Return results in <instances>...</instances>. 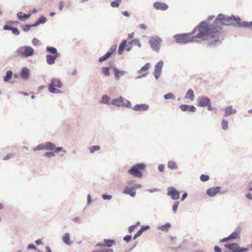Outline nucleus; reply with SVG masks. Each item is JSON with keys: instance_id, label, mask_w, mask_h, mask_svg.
Returning <instances> with one entry per match:
<instances>
[{"instance_id": "obj_1", "label": "nucleus", "mask_w": 252, "mask_h": 252, "mask_svg": "<svg viewBox=\"0 0 252 252\" xmlns=\"http://www.w3.org/2000/svg\"><path fill=\"white\" fill-rule=\"evenodd\" d=\"M244 23H241V19L239 17L235 16H225L220 14L216 18L215 21L212 24H209L205 21V28L207 29V33L208 34L211 44L216 43L219 41L220 31L222 25H238L246 28L252 29V27H248L244 25Z\"/></svg>"}, {"instance_id": "obj_2", "label": "nucleus", "mask_w": 252, "mask_h": 252, "mask_svg": "<svg viewBox=\"0 0 252 252\" xmlns=\"http://www.w3.org/2000/svg\"><path fill=\"white\" fill-rule=\"evenodd\" d=\"M205 24V21L201 22L190 33L175 35L174 38L177 43L184 44L189 42H198L201 40L210 41Z\"/></svg>"}, {"instance_id": "obj_3", "label": "nucleus", "mask_w": 252, "mask_h": 252, "mask_svg": "<svg viewBox=\"0 0 252 252\" xmlns=\"http://www.w3.org/2000/svg\"><path fill=\"white\" fill-rule=\"evenodd\" d=\"M145 167V165L142 163L134 165L128 170V173L134 177L141 178L142 177L141 171L144 170Z\"/></svg>"}, {"instance_id": "obj_4", "label": "nucleus", "mask_w": 252, "mask_h": 252, "mask_svg": "<svg viewBox=\"0 0 252 252\" xmlns=\"http://www.w3.org/2000/svg\"><path fill=\"white\" fill-rule=\"evenodd\" d=\"M33 53V49L30 46L20 47L16 51L17 55L22 57H29L32 56Z\"/></svg>"}, {"instance_id": "obj_5", "label": "nucleus", "mask_w": 252, "mask_h": 252, "mask_svg": "<svg viewBox=\"0 0 252 252\" xmlns=\"http://www.w3.org/2000/svg\"><path fill=\"white\" fill-rule=\"evenodd\" d=\"M197 102L198 106L200 107H207L209 110H213V109L211 106L210 99L205 96L199 97L197 98Z\"/></svg>"}, {"instance_id": "obj_6", "label": "nucleus", "mask_w": 252, "mask_h": 252, "mask_svg": "<svg viewBox=\"0 0 252 252\" xmlns=\"http://www.w3.org/2000/svg\"><path fill=\"white\" fill-rule=\"evenodd\" d=\"M63 84L59 79H53L52 80V83L49 86V91L52 93H59L60 91L59 90L55 88V87L61 88Z\"/></svg>"}, {"instance_id": "obj_7", "label": "nucleus", "mask_w": 252, "mask_h": 252, "mask_svg": "<svg viewBox=\"0 0 252 252\" xmlns=\"http://www.w3.org/2000/svg\"><path fill=\"white\" fill-rule=\"evenodd\" d=\"M161 39L160 38L156 36L153 37L149 41V43L152 49L155 51H158L161 44Z\"/></svg>"}, {"instance_id": "obj_8", "label": "nucleus", "mask_w": 252, "mask_h": 252, "mask_svg": "<svg viewBox=\"0 0 252 252\" xmlns=\"http://www.w3.org/2000/svg\"><path fill=\"white\" fill-rule=\"evenodd\" d=\"M112 103L117 106H126L129 107L130 105V103L126 101V102H124V99L122 97H120L117 99H114L112 100Z\"/></svg>"}, {"instance_id": "obj_9", "label": "nucleus", "mask_w": 252, "mask_h": 252, "mask_svg": "<svg viewBox=\"0 0 252 252\" xmlns=\"http://www.w3.org/2000/svg\"><path fill=\"white\" fill-rule=\"evenodd\" d=\"M116 45H113L110 50L106 54L99 58V62H102L110 57L114 52L116 50Z\"/></svg>"}, {"instance_id": "obj_10", "label": "nucleus", "mask_w": 252, "mask_h": 252, "mask_svg": "<svg viewBox=\"0 0 252 252\" xmlns=\"http://www.w3.org/2000/svg\"><path fill=\"white\" fill-rule=\"evenodd\" d=\"M167 194L174 200L178 199L179 197V193L174 188L170 187L168 189Z\"/></svg>"}, {"instance_id": "obj_11", "label": "nucleus", "mask_w": 252, "mask_h": 252, "mask_svg": "<svg viewBox=\"0 0 252 252\" xmlns=\"http://www.w3.org/2000/svg\"><path fill=\"white\" fill-rule=\"evenodd\" d=\"M163 65V62L160 61L155 66L154 75L157 79L158 78L160 75Z\"/></svg>"}, {"instance_id": "obj_12", "label": "nucleus", "mask_w": 252, "mask_h": 252, "mask_svg": "<svg viewBox=\"0 0 252 252\" xmlns=\"http://www.w3.org/2000/svg\"><path fill=\"white\" fill-rule=\"evenodd\" d=\"M154 7L157 10H165L168 8V5L163 2H160L158 1L155 2L154 3Z\"/></svg>"}, {"instance_id": "obj_13", "label": "nucleus", "mask_w": 252, "mask_h": 252, "mask_svg": "<svg viewBox=\"0 0 252 252\" xmlns=\"http://www.w3.org/2000/svg\"><path fill=\"white\" fill-rule=\"evenodd\" d=\"M135 189V188L134 187L127 186L125 188L123 192L125 194H129L132 197H134L136 194Z\"/></svg>"}, {"instance_id": "obj_14", "label": "nucleus", "mask_w": 252, "mask_h": 252, "mask_svg": "<svg viewBox=\"0 0 252 252\" xmlns=\"http://www.w3.org/2000/svg\"><path fill=\"white\" fill-rule=\"evenodd\" d=\"M180 108L183 111L195 112L196 108L193 105H188L186 104L181 105Z\"/></svg>"}, {"instance_id": "obj_15", "label": "nucleus", "mask_w": 252, "mask_h": 252, "mask_svg": "<svg viewBox=\"0 0 252 252\" xmlns=\"http://www.w3.org/2000/svg\"><path fill=\"white\" fill-rule=\"evenodd\" d=\"M220 189L219 187L211 188L207 189V193L210 196H214L220 191Z\"/></svg>"}, {"instance_id": "obj_16", "label": "nucleus", "mask_w": 252, "mask_h": 252, "mask_svg": "<svg viewBox=\"0 0 252 252\" xmlns=\"http://www.w3.org/2000/svg\"><path fill=\"white\" fill-rule=\"evenodd\" d=\"M149 106L146 104H137L133 107V109L135 111H141L148 110Z\"/></svg>"}, {"instance_id": "obj_17", "label": "nucleus", "mask_w": 252, "mask_h": 252, "mask_svg": "<svg viewBox=\"0 0 252 252\" xmlns=\"http://www.w3.org/2000/svg\"><path fill=\"white\" fill-rule=\"evenodd\" d=\"M104 244L99 243L97 245V246H99L102 247H110L115 244V241L114 240L105 239L104 240Z\"/></svg>"}, {"instance_id": "obj_18", "label": "nucleus", "mask_w": 252, "mask_h": 252, "mask_svg": "<svg viewBox=\"0 0 252 252\" xmlns=\"http://www.w3.org/2000/svg\"><path fill=\"white\" fill-rule=\"evenodd\" d=\"M59 55H48L46 56L47 63L49 64H53L55 63L56 59L59 57Z\"/></svg>"}, {"instance_id": "obj_19", "label": "nucleus", "mask_w": 252, "mask_h": 252, "mask_svg": "<svg viewBox=\"0 0 252 252\" xmlns=\"http://www.w3.org/2000/svg\"><path fill=\"white\" fill-rule=\"evenodd\" d=\"M30 75V71L29 70L26 68L24 67L21 71L20 74L21 77L24 79H27L29 78Z\"/></svg>"}, {"instance_id": "obj_20", "label": "nucleus", "mask_w": 252, "mask_h": 252, "mask_svg": "<svg viewBox=\"0 0 252 252\" xmlns=\"http://www.w3.org/2000/svg\"><path fill=\"white\" fill-rule=\"evenodd\" d=\"M131 44H134L135 45H137L138 47H141V43L140 42L139 39H135L132 40L131 42H129L128 43V45L126 46V50L127 51H129L131 49V47L129 46Z\"/></svg>"}, {"instance_id": "obj_21", "label": "nucleus", "mask_w": 252, "mask_h": 252, "mask_svg": "<svg viewBox=\"0 0 252 252\" xmlns=\"http://www.w3.org/2000/svg\"><path fill=\"white\" fill-rule=\"evenodd\" d=\"M113 70L115 73V78L117 80L120 79V76L124 75L126 72L125 71L119 70L117 68L114 67Z\"/></svg>"}, {"instance_id": "obj_22", "label": "nucleus", "mask_w": 252, "mask_h": 252, "mask_svg": "<svg viewBox=\"0 0 252 252\" xmlns=\"http://www.w3.org/2000/svg\"><path fill=\"white\" fill-rule=\"evenodd\" d=\"M150 64L149 63H147L144 66H143L141 69L139 71V74H142V76H145L147 75L146 71L149 68Z\"/></svg>"}, {"instance_id": "obj_23", "label": "nucleus", "mask_w": 252, "mask_h": 252, "mask_svg": "<svg viewBox=\"0 0 252 252\" xmlns=\"http://www.w3.org/2000/svg\"><path fill=\"white\" fill-rule=\"evenodd\" d=\"M236 112V110L235 109H233L232 106H229L226 108L224 116L230 115L235 114Z\"/></svg>"}, {"instance_id": "obj_24", "label": "nucleus", "mask_w": 252, "mask_h": 252, "mask_svg": "<svg viewBox=\"0 0 252 252\" xmlns=\"http://www.w3.org/2000/svg\"><path fill=\"white\" fill-rule=\"evenodd\" d=\"M126 40H123V41L120 44L119 49L118 52L120 55H122L124 53V49L126 47Z\"/></svg>"}, {"instance_id": "obj_25", "label": "nucleus", "mask_w": 252, "mask_h": 252, "mask_svg": "<svg viewBox=\"0 0 252 252\" xmlns=\"http://www.w3.org/2000/svg\"><path fill=\"white\" fill-rule=\"evenodd\" d=\"M149 228V226H143L141 227L140 229L135 234V235L133 237V239H136L137 237L140 236L143 232L148 229Z\"/></svg>"}, {"instance_id": "obj_26", "label": "nucleus", "mask_w": 252, "mask_h": 252, "mask_svg": "<svg viewBox=\"0 0 252 252\" xmlns=\"http://www.w3.org/2000/svg\"><path fill=\"white\" fill-rule=\"evenodd\" d=\"M194 94L193 91L191 89H189L187 92L186 98L189 99L190 100L192 101L194 99Z\"/></svg>"}, {"instance_id": "obj_27", "label": "nucleus", "mask_w": 252, "mask_h": 252, "mask_svg": "<svg viewBox=\"0 0 252 252\" xmlns=\"http://www.w3.org/2000/svg\"><path fill=\"white\" fill-rule=\"evenodd\" d=\"M31 16L30 14H26L22 12H19L17 14V17L21 21H23L26 19H28Z\"/></svg>"}, {"instance_id": "obj_28", "label": "nucleus", "mask_w": 252, "mask_h": 252, "mask_svg": "<svg viewBox=\"0 0 252 252\" xmlns=\"http://www.w3.org/2000/svg\"><path fill=\"white\" fill-rule=\"evenodd\" d=\"M63 240L67 245H70L72 243L71 241L70 240V235L68 233H65L63 235Z\"/></svg>"}, {"instance_id": "obj_29", "label": "nucleus", "mask_w": 252, "mask_h": 252, "mask_svg": "<svg viewBox=\"0 0 252 252\" xmlns=\"http://www.w3.org/2000/svg\"><path fill=\"white\" fill-rule=\"evenodd\" d=\"M239 233L237 232H234L231 234H230L227 238H224L222 239V242H225L228 240L231 239H235L237 238L238 236Z\"/></svg>"}, {"instance_id": "obj_30", "label": "nucleus", "mask_w": 252, "mask_h": 252, "mask_svg": "<svg viewBox=\"0 0 252 252\" xmlns=\"http://www.w3.org/2000/svg\"><path fill=\"white\" fill-rule=\"evenodd\" d=\"M168 167L171 169H176L178 168L177 163L173 161H169L167 164Z\"/></svg>"}, {"instance_id": "obj_31", "label": "nucleus", "mask_w": 252, "mask_h": 252, "mask_svg": "<svg viewBox=\"0 0 252 252\" xmlns=\"http://www.w3.org/2000/svg\"><path fill=\"white\" fill-rule=\"evenodd\" d=\"M46 51L52 54L53 55H59V54L57 52V49L53 47L48 46L46 48Z\"/></svg>"}, {"instance_id": "obj_32", "label": "nucleus", "mask_w": 252, "mask_h": 252, "mask_svg": "<svg viewBox=\"0 0 252 252\" xmlns=\"http://www.w3.org/2000/svg\"><path fill=\"white\" fill-rule=\"evenodd\" d=\"M44 147L45 150H52L54 149L55 146L51 142H48L44 144Z\"/></svg>"}, {"instance_id": "obj_33", "label": "nucleus", "mask_w": 252, "mask_h": 252, "mask_svg": "<svg viewBox=\"0 0 252 252\" xmlns=\"http://www.w3.org/2000/svg\"><path fill=\"white\" fill-rule=\"evenodd\" d=\"M12 76V72L11 71H7L6 73V75L4 77L3 80L4 81H8L10 80Z\"/></svg>"}, {"instance_id": "obj_34", "label": "nucleus", "mask_w": 252, "mask_h": 252, "mask_svg": "<svg viewBox=\"0 0 252 252\" xmlns=\"http://www.w3.org/2000/svg\"><path fill=\"white\" fill-rule=\"evenodd\" d=\"M170 227V224L169 223H166L164 225L160 226L159 229L163 231H167Z\"/></svg>"}, {"instance_id": "obj_35", "label": "nucleus", "mask_w": 252, "mask_h": 252, "mask_svg": "<svg viewBox=\"0 0 252 252\" xmlns=\"http://www.w3.org/2000/svg\"><path fill=\"white\" fill-rule=\"evenodd\" d=\"M122 2V0H115L111 2V6L112 7H118Z\"/></svg>"}, {"instance_id": "obj_36", "label": "nucleus", "mask_w": 252, "mask_h": 252, "mask_svg": "<svg viewBox=\"0 0 252 252\" xmlns=\"http://www.w3.org/2000/svg\"><path fill=\"white\" fill-rule=\"evenodd\" d=\"M46 21V18L41 16L36 21V24L35 25H32V26H36L37 25H38L39 24H43Z\"/></svg>"}, {"instance_id": "obj_37", "label": "nucleus", "mask_w": 252, "mask_h": 252, "mask_svg": "<svg viewBox=\"0 0 252 252\" xmlns=\"http://www.w3.org/2000/svg\"><path fill=\"white\" fill-rule=\"evenodd\" d=\"M102 72L103 74L106 76H108L110 75L109 68L107 67H102Z\"/></svg>"}, {"instance_id": "obj_38", "label": "nucleus", "mask_w": 252, "mask_h": 252, "mask_svg": "<svg viewBox=\"0 0 252 252\" xmlns=\"http://www.w3.org/2000/svg\"><path fill=\"white\" fill-rule=\"evenodd\" d=\"M109 97L107 95H103L102 97V100L100 102L102 103L107 104L109 103Z\"/></svg>"}, {"instance_id": "obj_39", "label": "nucleus", "mask_w": 252, "mask_h": 252, "mask_svg": "<svg viewBox=\"0 0 252 252\" xmlns=\"http://www.w3.org/2000/svg\"><path fill=\"white\" fill-rule=\"evenodd\" d=\"M164 97L165 99H175V97L172 93H169L166 94H165L164 96Z\"/></svg>"}, {"instance_id": "obj_40", "label": "nucleus", "mask_w": 252, "mask_h": 252, "mask_svg": "<svg viewBox=\"0 0 252 252\" xmlns=\"http://www.w3.org/2000/svg\"><path fill=\"white\" fill-rule=\"evenodd\" d=\"M221 126L224 130H226L228 128V122L223 120L221 123Z\"/></svg>"}, {"instance_id": "obj_41", "label": "nucleus", "mask_w": 252, "mask_h": 252, "mask_svg": "<svg viewBox=\"0 0 252 252\" xmlns=\"http://www.w3.org/2000/svg\"><path fill=\"white\" fill-rule=\"evenodd\" d=\"M100 149L98 146H93L90 148V150L91 153H94L95 151H98Z\"/></svg>"}, {"instance_id": "obj_42", "label": "nucleus", "mask_w": 252, "mask_h": 252, "mask_svg": "<svg viewBox=\"0 0 252 252\" xmlns=\"http://www.w3.org/2000/svg\"><path fill=\"white\" fill-rule=\"evenodd\" d=\"M14 156V154L13 153H9L7 155H6L3 158V159L6 160L8 159H10L11 158H13Z\"/></svg>"}, {"instance_id": "obj_43", "label": "nucleus", "mask_w": 252, "mask_h": 252, "mask_svg": "<svg viewBox=\"0 0 252 252\" xmlns=\"http://www.w3.org/2000/svg\"><path fill=\"white\" fill-rule=\"evenodd\" d=\"M179 204V202H178V201L175 202L174 203V204H173L172 209H173L174 213H176Z\"/></svg>"}, {"instance_id": "obj_44", "label": "nucleus", "mask_w": 252, "mask_h": 252, "mask_svg": "<svg viewBox=\"0 0 252 252\" xmlns=\"http://www.w3.org/2000/svg\"><path fill=\"white\" fill-rule=\"evenodd\" d=\"M140 224V222H138L137 224L131 225L128 228V231L129 233H131L132 231H133L135 229V228L136 227L137 225H139Z\"/></svg>"}, {"instance_id": "obj_45", "label": "nucleus", "mask_w": 252, "mask_h": 252, "mask_svg": "<svg viewBox=\"0 0 252 252\" xmlns=\"http://www.w3.org/2000/svg\"><path fill=\"white\" fill-rule=\"evenodd\" d=\"M209 177L206 175H201L200 176V180L203 182L207 181L209 180Z\"/></svg>"}, {"instance_id": "obj_46", "label": "nucleus", "mask_w": 252, "mask_h": 252, "mask_svg": "<svg viewBox=\"0 0 252 252\" xmlns=\"http://www.w3.org/2000/svg\"><path fill=\"white\" fill-rule=\"evenodd\" d=\"M11 31H12V32L14 34H16V35H19V33H20V32H19V31H18V29H17V28H12V29H11Z\"/></svg>"}, {"instance_id": "obj_47", "label": "nucleus", "mask_w": 252, "mask_h": 252, "mask_svg": "<svg viewBox=\"0 0 252 252\" xmlns=\"http://www.w3.org/2000/svg\"><path fill=\"white\" fill-rule=\"evenodd\" d=\"M102 198L104 200H110L112 198V196L110 195L103 194Z\"/></svg>"}, {"instance_id": "obj_48", "label": "nucleus", "mask_w": 252, "mask_h": 252, "mask_svg": "<svg viewBox=\"0 0 252 252\" xmlns=\"http://www.w3.org/2000/svg\"><path fill=\"white\" fill-rule=\"evenodd\" d=\"M44 156L46 157H53L54 156V153L53 152H46L45 154H44Z\"/></svg>"}, {"instance_id": "obj_49", "label": "nucleus", "mask_w": 252, "mask_h": 252, "mask_svg": "<svg viewBox=\"0 0 252 252\" xmlns=\"http://www.w3.org/2000/svg\"><path fill=\"white\" fill-rule=\"evenodd\" d=\"M42 149H45V147H44V145H42V144H40V145H39L36 148V149H34V150H42Z\"/></svg>"}, {"instance_id": "obj_50", "label": "nucleus", "mask_w": 252, "mask_h": 252, "mask_svg": "<svg viewBox=\"0 0 252 252\" xmlns=\"http://www.w3.org/2000/svg\"><path fill=\"white\" fill-rule=\"evenodd\" d=\"M32 43L33 45L37 46L39 44V41L36 38H34L32 41Z\"/></svg>"}, {"instance_id": "obj_51", "label": "nucleus", "mask_w": 252, "mask_h": 252, "mask_svg": "<svg viewBox=\"0 0 252 252\" xmlns=\"http://www.w3.org/2000/svg\"><path fill=\"white\" fill-rule=\"evenodd\" d=\"M124 239L127 242H128L131 240V236L130 235H126L124 237Z\"/></svg>"}, {"instance_id": "obj_52", "label": "nucleus", "mask_w": 252, "mask_h": 252, "mask_svg": "<svg viewBox=\"0 0 252 252\" xmlns=\"http://www.w3.org/2000/svg\"><path fill=\"white\" fill-rule=\"evenodd\" d=\"M139 27L143 30H146L147 29V26L144 24H141L139 25Z\"/></svg>"}, {"instance_id": "obj_53", "label": "nucleus", "mask_w": 252, "mask_h": 252, "mask_svg": "<svg viewBox=\"0 0 252 252\" xmlns=\"http://www.w3.org/2000/svg\"><path fill=\"white\" fill-rule=\"evenodd\" d=\"M164 165L163 164H160L158 166V169L159 171L161 172H163L164 170Z\"/></svg>"}, {"instance_id": "obj_54", "label": "nucleus", "mask_w": 252, "mask_h": 252, "mask_svg": "<svg viewBox=\"0 0 252 252\" xmlns=\"http://www.w3.org/2000/svg\"><path fill=\"white\" fill-rule=\"evenodd\" d=\"M31 26V25H26L25 27L23 28V30L25 32H27L30 30Z\"/></svg>"}, {"instance_id": "obj_55", "label": "nucleus", "mask_w": 252, "mask_h": 252, "mask_svg": "<svg viewBox=\"0 0 252 252\" xmlns=\"http://www.w3.org/2000/svg\"><path fill=\"white\" fill-rule=\"evenodd\" d=\"M12 27H11L8 25H5L3 26V29L4 30H11V29H12Z\"/></svg>"}, {"instance_id": "obj_56", "label": "nucleus", "mask_w": 252, "mask_h": 252, "mask_svg": "<svg viewBox=\"0 0 252 252\" xmlns=\"http://www.w3.org/2000/svg\"><path fill=\"white\" fill-rule=\"evenodd\" d=\"M28 249H35L36 247L33 244H30L28 247Z\"/></svg>"}, {"instance_id": "obj_57", "label": "nucleus", "mask_w": 252, "mask_h": 252, "mask_svg": "<svg viewBox=\"0 0 252 252\" xmlns=\"http://www.w3.org/2000/svg\"><path fill=\"white\" fill-rule=\"evenodd\" d=\"M63 7V3L62 1H60V5H59V9L60 11H62Z\"/></svg>"}, {"instance_id": "obj_58", "label": "nucleus", "mask_w": 252, "mask_h": 252, "mask_svg": "<svg viewBox=\"0 0 252 252\" xmlns=\"http://www.w3.org/2000/svg\"><path fill=\"white\" fill-rule=\"evenodd\" d=\"M63 148L62 147H58L55 149V152L59 153L60 151H63Z\"/></svg>"}, {"instance_id": "obj_59", "label": "nucleus", "mask_w": 252, "mask_h": 252, "mask_svg": "<svg viewBox=\"0 0 252 252\" xmlns=\"http://www.w3.org/2000/svg\"><path fill=\"white\" fill-rule=\"evenodd\" d=\"M214 250L215 252H221L220 249L218 246H215Z\"/></svg>"}, {"instance_id": "obj_60", "label": "nucleus", "mask_w": 252, "mask_h": 252, "mask_svg": "<svg viewBox=\"0 0 252 252\" xmlns=\"http://www.w3.org/2000/svg\"><path fill=\"white\" fill-rule=\"evenodd\" d=\"M244 25L250 27H252V22H251V23H244Z\"/></svg>"}, {"instance_id": "obj_61", "label": "nucleus", "mask_w": 252, "mask_h": 252, "mask_svg": "<svg viewBox=\"0 0 252 252\" xmlns=\"http://www.w3.org/2000/svg\"><path fill=\"white\" fill-rule=\"evenodd\" d=\"M246 197H247L249 199L252 200V193H249L247 194V195H246Z\"/></svg>"}, {"instance_id": "obj_62", "label": "nucleus", "mask_w": 252, "mask_h": 252, "mask_svg": "<svg viewBox=\"0 0 252 252\" xmlns=\"http://www.w3.org/2000/svg\"><path fill=\"white\" fill-rule=\"evenodd\" d=\"M122 13L124 15H125L126 16H127V17L129 16V14L128 12L127 11H123V12H122Z\"/></svg>"}, {"instance_id": "obj_63", "label": "nucleus", "mask_w": 252, "mask_h": 252, "mask_svg": "<svg viewBox=\"0 0 252 252\" xmlns=\"http://www.w3.org/2000/svg\"><path fill=\"white\" fill-rule=\"evenodd\" d=\"M87 200L88 203H90L91 201V197L90 194H88L87 196Z\"/></svg>"}, {"instance_id": "obj_64", "label": "nucleus", "mask_w": 252, "mask_h": 252, "mask_svg": "<svg viewBox=\"0 0 252 252\" xmlns=\"http://www.w3.org/2000/svg\"><path fill=\"white\" fill-rule=\"evenodd\" d=\"M188 195V194L187 193H184L182 196V200H183L184 199L186 198V197Z\"/></svg>"}]
</instances>
